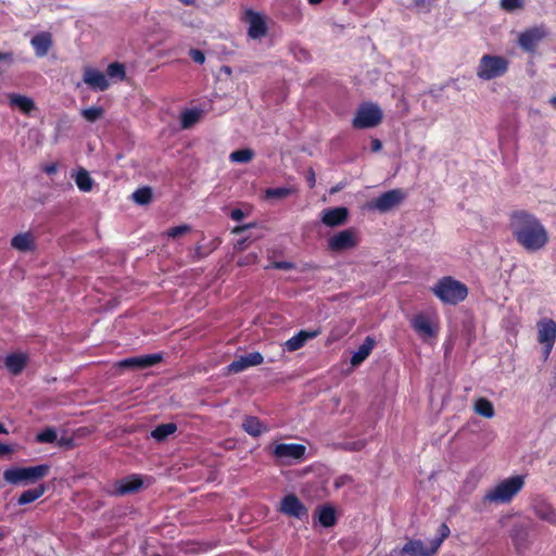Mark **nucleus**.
<instances>
[{
	"instance_id": "f257e3e1",
	"label": "nucleus",
	"mask_w": 556,
	"mask_h": 556,
	"mask_svg": "<svg viewBox=\"0 0 556 556\" xmlns=\"http://www.w3.org/2000/svg\"><path fill=\"white\" fill-rule=\"evenodd\" d=\"M510 230L518 244L530 252L543 249L548 242L544 225L526 212H517L511 216Z\"/></svg>"
},
{
	"instance_id": "f03ea898",
	"label": "nucleus",
	"mask_w": 556,
	"mask_h": 556,
	"mask_svg": "<svg viewBox=\"0 0 556 556\" xmlns=\"http://www.w3.org/2000/svg\"><path fill=\"white\" fill-rule=\"evenodd\" d=\"M431 290L443 303L452 305L464 301L468 294L467 287L452 277L441 278Z\"/></svg>"
},
{
	"instance_id": "7ed1b4c3",
	"label": "nucleus",
	"mask_w": 556,
	"mask_h": 556,
	"mask_svg": "<svg viewBox=\"0 0 556 556\" xmlns=\"http://www.w3.org/2000/svg\"><path fill=\"white\" fill-rule=\"evenodd\" d=\"M523 485V476H513L500 481L490 489L484 498L488 502L497 504L509 503L521 491Z\"/></svg>"
},
{
	"instance_id": "20e7f679",
	"label": "nucleus",
	"mask_w": 556,
	"mask_h": 556,
	"mask_svg": "<svg viewBox=\"0 0 556 556\" xmlns=\"http://www.w3.org/2000/svg\"><path fill=\"white\" fill-rule=\"evenodd\" d=\"M49 465H38L31 467H12L3 472L4 480L10 484H29L48 476Z\"/></svg>"
},
{
	"instance_id": "39448f33",
	"label": "nucleus",
	"mask_w": 556,
	"mask_h": 556,
	"mask_svg": "<svg viewBox=\"0 0 556 556\" xmlns=\"http://www.w3.org/2000/svg\"><path fill=\"white\" fill-rule=\"evenodd\" d=\"M382 118L383 112L378 104L364 102L357 108L352 126L356 129L374 128L382 122Z\"/></svg>"
},
{
	"instance_id": "423d86ee",
	"label": "nucleus",
	"mask_w": 556,
	"mask_h": 556,
	"mask_svg": "<svg viewBox=\"0 0 556 556\" xmlns=\"http://www.w3.org/2000/svg\"><path fill=\"white\" fill-rule=\"evenodd\" d=\"M508 70V61L500 55L484 54L477 67V76L483 80H491L504 75Z\"/></svg>"
},
{
	"instance_id": "0eeeda50",
	"label": "nucleus",
	"mask_w": 556,
	"mask_h": 556,
	"mask_svg": "<svg viewBox=\"0 0 556 556\" xmlns=\"http://www.w3.org/2000/svg\"><path fill=\"white\" fill-rule=\"evenodd\" d=\"M412 327L425 341L435 338L440 330L439 315L437 312L418 313L412 319Z\"/></svg>"
},
{
	"instance_id": "6e6552de",
	"label": "nucleus",
	"mask_w": 556,
	"mask_h": 556,
	"mask_svg": "<svg viewBox=\"0 0 556 556\" xmlns=\"http://www.w3.org/2000/svg\"><path fill=\"white\" fill-rule=\"evenodd\" d=\"M359 243V232L355 228L338 231L327 239V249L333 253H342L355 249Z\"/></svg>"
},
{
	"instance_id": "1a4fd4ad",
	"label": "nucleus",
	"mask_w": 556,
	"mask_h": 556,
	"mask_svg": "<svg viewBox=\"0 0 556 556\" xmlns=\"http://www.w3.org/2000/svg\"><path fill=\"white\" fill-rule=\"evenodd\" d=\"M405 199V192L401 189H393L382 193L380 197L374 199L367 204L369 210H375L380 213H387L394 207L399 206Z\"/></svg>"
},
{
	"instance_id": "9d476101",
	"label": "nucleus",
	"mask_w": 556,
	"mask_h": 556,
	"mask_svg": "<svg viewBox=\"0 0 556 556\" xmlns=\"http://www.w3.org/2000/svg\"><path fill=\"white\" fill-rule=\"evenodd\" d=\"M441 546L440 540L425 543L420 540H409L401 549V556H433Z\"/></svg>"
},
{
	"instance_id": "9b49d317",
	"label": "nucleus",
	"mask_w": 556,
	"mask_h": 556,
	"mask_svg": "<svg viewBox=\"0 0 556 556\" xmlns=\"http://www.w3.org/2000/svg\"><path fill=\"white\" fill-rule=\"evenodd\" d=\"M244 22L248 24V36L251 39H261L267 34L266 21L261 14L247 11Z\"/></svg>"
},
{
	"instance_id": "f8f14e48",
	"label": "nucleus",
	"mask_w": 556,
	"mask_h": 556,
	"mask_svg": "<svg viewBox=\"0 0 556 556\" xmlns=\"http://www.w3.org/2000/svg\"><path fill=\"white\" fill-rule=\"evenodd\" d=\"M279 510L289 517L298 519H303L308 516L306 507L293 494H288L282 498Z\"/></svg>"
},
{
	"instance_id": "ddd939ff",
	"label": "nucleus",
	"mask_w": 556,
	"mask_h": 556,
	"mask_svg": "<svg viewBox=\"0 0 556 556\" xmlns=\"http://www.w3.org/2000/svg\"><path fill=\"white\" fill-rule=\"evenodd\" d=\"M30 46L37 58H45L53 46V37L49 31H39L30 39Z\"/></svg>"
},
{
	"instance_id": "4468645a",
	"label": "nucleus",
	"mask_w": 556,
	"mask_h": 556,
	"mask_svg": "<svg viewBox=\"0 0 556 556\" xmlns=\"http://www.w3.org/2000/svg\"><path fill=\"white\" fill-rule=\"evenodd\" d=\"M306 447L302 444L294 443H280L275 445L274 454L281 459L291 460V459H301L305 454Z\"/></svg>"
},
{
	"instance_id": "2eb2a0df",
	"label": "nucleus",
	"mask_w": 556,
	"mask_h": 556,
	"mask_svg": "<svg viewBox=\"0 0 556 556\" xmlns=\"http://www.w3.org/2000/svg\"><path fill=\"white\" fill-rule=\"evenodd\" d=\"M83 80L94 90L104 91L110 86L106 75L92 67H86L84 70Z\"/></svg>"
},
{
	"instance_id": "dca6fc26",
	"label": "nucleus",
	"mask_w": 556,
	"mask_h": 556,
	"mask_svg": "<svg viewBox=\"0 0 556 556\" xmlns=\"http://www.w3.org/2000/svg\"><path fill=\"white\" fill-rule=\"evenodd\" d=\"M545 35L546 31L543 27H533L521 33L518 41L523 50L533 51Z\"/></svg>"
},
{
	"instance_id": "f3484780",
	"label": "nucleus",
	"mask_w": 556,
	"mask_h": 556,
	"mask_svg": "<svg viewBox=\"0 0 556 556\" xmlns=\"http://www.w3.org/2000/svg\"><path fill=\"white\" fill-rule=\"evenodd\" d=\"M161 361V354H149L123 359L117 364V366L121 368H147L160 363Z\"/></svg>"
},
{
	"instance_id": "a211bd4d",
	"label": "nucleus",
	"mask_w": 556,
	"mask_h": 556,
	"mask_svg": "<svg viewBox=\"0 0 556 556\" xmlns=\"http://www.w3.org/2000/svg\"><path fill=\"white\" fill-rule=\"evenodd\" d=\"M349 211L345 207H332L320 213L321 222L328 227H337L345 224Z\"/></svg>"
},
{
	"instance_id": "6ab92c4d",
	"label": "nucleus",
	"mask_w": 556,
	"mask_h": 556,
	"mask_svg": "<svg viewBox=\"0 0 556 556\" xmlns=\"http://www.w3.org/2000/svg\"><path fill=\"white\" fill-rule=\"evenodd\" d=\"M263 361L264 358L261 353L253 352L248 355L240 356L239 358L230 363L228 366V371L238 374L245 370L249 367L261 365Z\"/></svg>"
},
{
	"instance_id": "aec40b11",
	"label": "nucleus",
	"mask_w": 556,
	"mask_h": 556,
	"mask_svg": "<svg viewBox=\"0 0 556 556\" xmlns=\"http://www.w3.org/2000/svg\"><path fill=\"white\" fill-rule=\"evenodd\" d=\"M538 341L542 343H555L556 323L549 318L541 319L538 325Z\"/></svg>"
},
{
	"instance_id": "412c9836",
	"label": "nucleus",
	"mask_w": 556,
	"mask_h": 556,
	"mask_svg": "<svg viewBox=\"0 0 556 556\" xmlns=\"http://www.w3.org/2000/svg\"><path fill=\"white\" fill-rule=\"evenodd\" d=\"M533 511L538 518L556 526V509L546 501L538 498L533 504Z\"/></svg>"
},
{
	"instance_id": "4be33fe9",
	"label": "nucleus",
	"mask_w": 556,
	"mask_h": 556,
	"mask_svg": "<svg viewBox=\"0 0 556 556\" xmlns=\"http://www.w3.org/2000/svg\"><path fill=\"white\" fill-rule=\"evenodd\" d=\"M320 333V330H301L299 333L290 338L285 343V348L289 352L300 350L308 340L316 338Z\"/></svg>"
},
{
	"instance_id": "5701e85b",
	"label": "nucleus",
	"mask_w": 556,
	"mask_h": 556,
	"mask_svg": "<svg viewBox=\"0 0 556 556\" xmlns=\"http://www.w3.org/2000/svg\"><path fill=\"white\" fill-rule=\"evenodd\" d=\"M8 99L11 108L17 109L24 114H29L35 110V103L29 97L18 93H9Z\"/></svg>"
},
{
	"instance_id": "b1692460",
	"label": "nucleus",
	"mask_w": 556,
	"mask_h": 556,
	"mask_svg": "<svg viewBox=\"0 0 556 556\" xmlns=\"http://www.w3.org/2000/svg\"><path fill=\"white\" fill-rule=\"evenodd\" d=\"M28 362V356L24 353L17 352L8 355L4 359L5 367L13 375H18Z\"/></svg>"
},
{
	"instance_id": "393cba45",
	"label": "nucleus",
	"mask_w": 556,
	"mask_h": 556,
	"mask_svg": "<svg viewBox=\"0 0 556 556\" xmlns=\"http://www.w3.org/2000/svg\"><path fill=\"white\" fill-rule=\"evenodd\" d=\"M11 245L21 252L33 251L35 249V237L30 232L18 233L12 238Z\"/></svg>"
},
{
	"instance_id": "a878e982",
	"label": "nucleus",
	"mask_w": 556,
	"mask_h": 556,
	"mask_svg": "<svg viewBox=\"0 0 556 556\" xmlns=\"http://www.w3.org/2000/svg\"><path fill=\"white\" fill-rule=\"evenodd\" d=\"M375 342L371 338L367 337L364 343L357 349L351 358L352 366L361 365L370 354L374 349Z\"/></svg>"
},
{
	"instance_id": "bb28decb",
	"label": "nucleus",
	"mask_w": 556,
	"mask_h": 556,
	"mask_svg": "<svg viewBox=\"0 0 556 556\" xmlns=\"http://www.w3.org/2000/svg\"><path fill=\"white\" fill-rule=\"evenodd\" d=\"M318 521L326 528L332 527L337 521V514L333 507L324 505L317 508Z\"/></svg>"
},
{
	"instance_id": "cd10ccee",
	"label": "nucleus",
	"mask_w": 556,
	"mask_h": 556,
	"mask_svg": "<svg viewBox=\"0 0 556 556\" xmlns=\"http://www.w3.org/2000/svg\"><path fill=\"white\" fill-rule=\"evenodd\" d=\"M142 485L141 478L137 476H131L128 478H125L118 482L116 492L118 494H127L131 492L138 491Z\"/></svg>"
},
{
	"instance_id": "c85d7f7f",
	"label": "nucleus",
	"mask_w": 556,
	"mask_h": 556,
	"mask_svg": "<svg viewBox=\"0 0 556 556\" xmlns=\"http://www.w3.org/2000/svg\"><path fill=\"white\" fill-rule=\"evenodd\" d=\"M243 429L253 437H258L268 429L256 417H247L242 424Z\"/></svg>"
},
{
	"instance_id": "c756f323",
	"label": "nucleus",
	"mask_w": 556,
	"mask_h": 556,
	"mask_svg": "<svg viewBox=\"0 0 556 556\" xmlns=\"http://www.w3.org/2000/svg\"><path fill=\"white\" fill-rule=\"evenodd\" d=\"M45 492H46V485L39 484L35 489L24 491L20 495L17 503L20 505H26V504L33 503L36 500H38L39 497H41L45 494Z\"/></svg>"
},
{
	"instance_id": "7c9ffc66",
	"label": "nucleus",
	"mask_w": 556,
	"mask_h": 556,
	"mask_svg": "<svg viewBox=\"0 0 556 556\" xmlns=\"http://www.w3.org/2000/svg\"><path fill=\"white\" fill-rule=\"evenodd\" d=\"M74 180L78 189L83 192H89L93 187V179L90 177L89 173L84 168H80L76 173V175L74 176Z\"/></svg>"
},
{
	"instance_id": "2f4dec72",
	"label": "nucleus",
	"mask_w": 556,
	"mask_h": 556,
	"mask_svg": "<svg viewBox=\"0 0 556 556\" xmlns=\"http://www.w3.org/2000/svg\"><path fill=\"white\" fill-rule=\"evenodd\" d=\"M475 412L485 418H492L494 416L493 404L485 397H480L476 401L473 406Z\"/></svg>"
},
{
	"instance_id": "473e14b6",
	"label": "nucleus",
	"mask_w": 556,
	"mask_h": 556,
	"mask_svg": "<svg viewBox=\"0 0 556 556\" xmlns=\"http://www.w3.org/2000/svg\"><path fill=\"white\" fill-rule=\"evenodd\" d=\"M177 430V426L173 422L163 424L157 426L151 433L152 438L157 441L166 439Z\"/></svg>"
},
{
	"instance_id": "72a5a7b5",
	"label": "nucleus",
	"mask_w": 556,
	"mask_h": 556,
	"mask_svg": "<svg viewBox=\"0 0 556 556\" xmlns=\"http://www.w3.org/2000/svg\"><path fill=\"white\" fill-rule=\"evenodd\" d=\"M202 112L200 110H187L181 114V127L185 129L190 128L201 118Z\"/></svg>"
},
{
	"instance_id": "f704fd0d",
	"label": "nucleus",
	"mask_w": 556,
	"mask_h": 556,
	"mask_svg": "<svg viewBox=\"0 0 556 556\" xmlns=\"http://www.w3.org/2000/svg\"><path fill=\"white\" fill-rule=\"evenodd\" d=\"M80 114L87 122L93 123L103 117L104 110L101 106L93 105L81 110Z\"/></svg>"
},
{
	"instance_id": "c9c22d12",
	"label": "nucleus",
	"mask_w": 556,
	"mask_h": 556,
	"mask_svg": "<svg viewBox=\"0 0 556 556\" xmlns=\"http://www.w3.org/2000/svg\"><path fill=\"white\" fill-rule=\"evenodd\" d=\"M511 539L514 541L515 547L518 552H521L526 545L525 541L527 538V532L523 530L522 527L516 526L511 531Z\"/></svg>"
},
{
	"instance_id": "e433bc0d",
	"label": "nucleus",
	"mask_w": 556,
	"mask_h": 556,
	"mask_svg": "<svg viewBox=\"0 0 556 556\" xmlns=\"http://www.w3.org/2000/svg\"><path fill=\"white\" fill-rule=\"evenodd\" d=\"M293 192L292 188L280 187V188H268L265 190L266 199L281 200L289 197Z\"/></svg>"
},
{
	"instance_id": "4c0bfd02",
	"label": "nucleus",
	"mask_w": 556,
	"mask_h": 556,
	"mask_svg": "<svg viewBox=\"0 0 556 556\" xmlns=\"http://www.w3.org/2000/svg\"><path fill=\"white\" fill-rule=\"evenodd\" d=\"M254 156V152L251 149H241L230 153L229 159L236 163H248Z\"/></svg>"
},
{
	"instance_id": "58836bf2",
	"label": "nucleus",
	"mask_w": 556,
	"mask_h": 556,
	"mask_svg": "<svg viewBox=\"0 0 556 556\" xmlns=\"http://www.w3.org/2000/svg\"><path fill=\"white\" fill-rule=\"evenodd\" d=\"M106 77L122 80L125 76L124 66L119 63H112L108 66Z\"/></svg>"
},
{
	"instance_id": "ea45409f",
	"label": "nucleus",
	"mask_w": 556,
	"mask_h": 556,
	"mask_svg": "<svg viewBox=\"0 0 556 556\" xmlns=\"http://www.w3.org/2000/svg\"><path fill=\"white\" fill-rule=\"evenodd\" d=\"M152 197L151 190L149 188L138 189L132 193V199L138 204H147L150 202Z\"/></svg>"
},
{
	"instance_id": "a19ab883",
	"label": "nucleus",
	"mask_w": 556,
	"mask_h": 556,
	"mask_svg": "<svg viewBox=\"0 0 556 556\" xmlns=\"http://www.w3.org/2000/svg\"><path fill=\"white\" fill-rule=\"evenodd\" d=\"M55 440H56V432L51 428L43 430L42 432L38 433V435H37V441L41 442V443H52Z\"/></svg>"
},
{
	"instance_id": "79ce46f5",
	"label": "nucleus",
	"mask_w": 556,
	"mask_h": 556,
	"mask_svg": "<svg viewBox=\"0 0 556 556\" xmlns=\"http://www.w3.org/2000/svg\"><path fill=\"white\" fill-rule=\"evenodd\" d=\"M501 7L506 11H514L523 7L522 0H501Z\"/></svg>"
},
{
	"instance_id": "37998d69",
	"label": "nucleus",
	"mask_w": 556,
	"mask_h": 556,
	"mask_svg": "<svg viewBox=\"0 0 556 556\" xmlns=\"http://www.w3.org/2000/svg\"><path fill=\"white\" fill-rule=\"evenodd\" d=\"M189 230H190L189 226L181 225V226H177V227H173V228L168 229L167 236L175 239V238H178V237L189 232Z\"/></svg>"
},
{
	"instance_id": "c03bdc74",
	"label": "nucleus",
	"mask_w": 556,
	"mask_h": 556,
	"mask_svg": "<svg viewBox=\"0 0 556 556\" xmlns=\"http://www.w3.org/2000/svg\"><path fill=\"white\" fill-rule=\"evenodd\" d=\"M257 255L255 253H250L241 258L238 260V264L240 266H247L256 263Z\"/></svg>"
},
{
	"instance_id": "a18cd8bd",
	"label": "nucleus",
	"mask_w": 556,
	"mask_h": 556,
	"mask_svg": "<svg viewBox=\"0 0 556 556\" xmlns=\"http://www.w3.org/2000/svg\"><path fill=\"white\" fill-rule=\"evenodd\" d=\"M190 56H191V59H192L195 63H199V64H202V63H204V61H205V56H204L203 52H202V51H200V50H197V49H192V50L190 51Z\"/></svg>"
},
{
	"instance_id": "49530a36",
	"label": "nucleus",
	"mask_w": 556,
	"mask_h": 556,
	"mask_svg": "<svg viewBox=\"0 0 556 556\" xmlns=\"http://www.w3.org/2000/svg\"><path fill=\"white\" fill-rule=\"evenodd\" d=\"M270 267L288 270V269H291L293 266L289 262H273L269 265H267V268H270Z\"/></svg>"
},
{
	"instance_id": "de8ad7c7",
	"label": "nucleus",
	"mask_w": 556,
	"mask_h": 556,
	"mask_svg": "<svg viewBox=\"0 0 556 556\" xmlns=\"http://www.w3.org/2000/svg\"><path fill=\"white\" fill-rule=\"evenodd\" d=\"M439 534L440 536L437 538L435 540H440L441 543L450 534V529L448 527L445 525V523H442L439 528Z\"/></svg>"
},
{
	"instance_id": "09e8293b",
	"label": "nucleus",
	"mask_w": 556,
	"mask_h": 556,
	"mask_svg": "<svg viewBox=\"0 0 556 556\" xmlns=\"http://www.w3.org/2000/svg\"><path fill=\"white\" fill-rule=\"evenodd\" d=\"M230 216L233 220H241L244 217V213L241 210L236 208L231 211Z\"/></svg>"
},
{
	"instance_id": "8fccbe9b",
	"label": "nucleus",
	"mask_w": 556,
	"mask_h": 556,
	"mask_svg": "<svg viewBox=\"0 0 556 556\" xmlns=\"http://www.w3.org/2000/svg\"><path fill=\"white\" fill-rule=\"evenodd\" d=\"M542 344L544 345V348H543L544 358L547 359L555 343H542Z\"/></svg>"
},
{
	"instance_id": "3c124183",
	"label": "nucleus",
	"mask_w": 556,
	"mask_h": 556,
	"mask_svg": "<svg viewBox=\"0 0 556 556\" xmlns=\"http://www.w3.org/2000/svg\"><path fill=\"white\" fill-rule=\"evenodd\" d=\"M7 61L9 63L13 62V53L12 52H0V62Z\"/></svg>"
},
{
	"instance_id": "603ef678",
	"label": "nucleus",
	"mask_w": 556,
	"mask_h": 556,
	"mask_svg": "<svg viewBox=\"0 0 556 556\" xmlns=\"http://www.w3.org/2000/svg\"><path fill=\"white\" fill-rule=\"evenodd\" d=\"M306 179H307L309 188H313L315 186L316 180H315V173L312 168L308 170Z\"/></svg>"
},
{
	"instance_id": "864d4df0",
	"label": "nucleus",
	"mask_w": 556,
	"mask_h": 556,
	"mask_svg": "<svg viewBox=\"0 0 556 556\" xmlns=\"http://www.w3.org/2000/svg\"><path fill=\"white\" fill-rule=\"evenodd\" d=\"M370 144H371V151H374V152H378L382 148V143L379 139H372Z\"/></svg>"
},
{
	"instance_id": "5fc2aeb1",
	"label": "nucleus",
	"mask_w": 556,
	"mask_h": 556,
	"mask_svg": "<svg viewBox=\"0 0 556 556\" xmlns=\"http://www.w3.org/2000/svg\"><path fill=\"white\" fill-rule=\"evenodd\" d=\"M12 452H13V448L10 445L0 443V456L1 455H5V454H10Z\"/></svg>"
},
{
	"instance_id": "6e6d98bb",
	"label": "nucleus",
	"mask_w": 556,
	"mask_h": 556,
	"mask_svg": "<svg viewBox=\"0 0 556 556\" xmlns=\"http://www.w3.org/2000/svg\"><path fill=\"white\" fill-rule=\"evenodd\" d=\"M248 228H249V226H248V225H245V226H239V227H236V228L233 229V232L239 233V232H241V231H243V230H245V229H248Z\"/></svg>"
},
{
	"instance_id": "4d7b16f0",
	"label": "nucleus",
	"mask_w": 556,
	"mask_h": 556,
	"mask_svg": "<svg viewBox=\"0 0 556 556\" xmlns=\"http://www.w3.org/2000/svg\"><path fill=\"white\" fill-rule=\"evenodd\" d=\"M55 170H56V166H55V165H51V166H49V167H47V168H46V172H47L48 174H52V173H54Z\"/></svg>"
},
{
	"instance_id": "13d9d810",
	"label": "nucleus",
	"mask_w": 556,
	"mask_h": 556,
	"mask_svg": "<svg viewBox=\"0 0 556 556\" xmlns=\"http://www.w3.org/2000/svg\"><path fill=\"white\" fill-rule=\"evenodd\" d=\"M1 433H8V430L4 428V426L2 424H0V434Z\"/></svg>"
},
{
	"instance_id": "bf43d9fd",
	"label": "nucleus",
	"mask_w": 556,
	"mask_h": 556,
	"mask_svg": "<svg viewBox=\"0 0 556 556\" xmlns=\"http://www.w3.org/2000/svg\"><path fill=\"white\" fill-rule=\"evenodd\" d=\"M551 104L556 108V97H553L551 100H549Z\"/></svg>"
},
{
	"instance_id": "052dcab7",
	"label": "nucleus",
	"mask_w": 556,
	"mask_h": 556,
	"mask_svg": "<svg viewBox=\"0 0 556 556\" xmlns=\"http://www.w3.org/2000/svg\"><path fill=\"white\" fill-rule=\"evenodd\" d=\"M308 1L312 4H317V3H320L323 0H308Z\"/></svg>"
},
{
	"instance_id": "680f3d73",
	"label": "nucleus",
	"mask_w": 556,
	"mask_h": 556,
	"mask_svg": "<svg viewBox=\"0 0 556 556\" xmlns=\"http://www.w3.org/2000/svg\"><path fill=\"white\" fill-rule=\"evenodd\" d=\"M224 71L227 73V74H230V68L229 67H225Z\"/></svg>"
},
{
	"instance_id": "e2e57ef3",
	"label": "nucleus",
	"mask_w": 556,
	"mask_h": 556,
	"mask_svg": "<svg viewBox=\"0 0 556 556\" xmlns=\"http://www.w3.org/2000/svg\"><path fill=\"white\" fill-rule=\"evenodd\" d=\"M362 446H363V444H359V446H354L353 448L357 450V448H361Z\"/></svg>"
}]
</instances>
